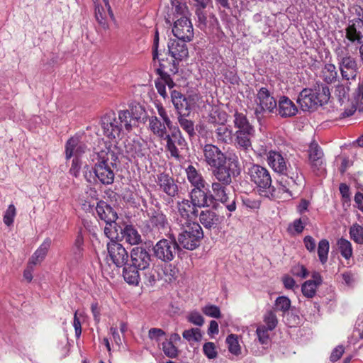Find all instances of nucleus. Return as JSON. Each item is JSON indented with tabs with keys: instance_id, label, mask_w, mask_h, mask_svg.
<instances>
[{
	"instance_id": "f257e3e1",
	"label": "nucleus",
	"mask_w": 363,
	"mask_h": 363,
	"mask_svg": "<svg viewBox=\"0 0 363 363\" xmlns=\"http://www.w3.org/2000/svg\"><path fill=\"white\" fill-rule=\"evenodd\" d=\"M267 160L269 166L277 173L284 175L287 179L282 178L279 181L281 189L292 196L290 189H295L303 183V177L301 169L296 160L288 163L281 152L270 150L267 155Z\"/></svg>"
},
{
	"instance_id": "f03ea898",
	"label": "nucleus",
	"mask_w": 363,
	"mask_h": 363,
	"mask_svg": "<svg viewBox=\"0 0 363 363\" xmlns=\"http://www.w3.org/2000/svg\"><path fill=\"white\" fill-rule=\"evenodd\" d=\"M94 164L93 172L99 181L105 185L111 184L114 181L113 168L116 167L117 154L110 146L104 145L99 150L91 155Z\"/></svg>"
},
{
	"instance_id": "7ed1b4c3",
	"label": "nucleus",
	"mask_w": 363,
	"mask_h": 363,
	"mask_svg": "<svg viewBox=\"0 0 363 363\" xmlns=\"http://www.w3.org/2000/svg\"><path fill=\"white\" fill-rule=\"evenodd\" d=\"M247 174L250 182L255 185L259 195L266 198L274 196L275 188L272 184V177L267 168L259 164H251L247 167Z\"/></svg>"
},
{
	"instance_id": "20e7f679",
	"label": "nucleus",
	"mask_w": 363,
	"mask_h": 363,
	"mask_svg": "<svg viewBox=\"0 0 363 363\" xmlns=\"http://www.w3.org/2000/svg\"><path fill=\"white\" fill-rule=\"evenodd\" d=\"M127 113L121 112L118 113L110 111L101 117V125L104 134L111 139L120 138L124 130L130 132L131 125L127 122Z\"/></svg>"
},
{
	"instance_id": "39448f33",
	"label": "nucleus",
	"mask_w": 363,
	"mask_h": 363,
	"mask_svg": "<svg viewBox=\"0 0 363 363\" xmlns=\"http://www.w3.org/2000/svg\"><path fill=\"white\" fill-rule=\"evenodd\" d=\"M330 95L328 86L321 84L314 89H303L298 95L297 103L303 111H313L319 106L327 103Z\"/></svg>"
},
{
	"instance_id": "423d86ee",
	"label": "nucleus",
	"mask_w": 363,
	"mask_h": 363,
	"mask_svg": "<svg viewBox=\"0 0 363 363\" xmlns=\"http://www.w3.org/2000/svg\"><path fill=\"white\" fill-rule=\"evenodd\" d=\"M177 227L180 233L176 239L180 249L194 250L200 245L203 231L199 223Z\"/></svg>"
},
{
	"instance_id": "0eeeda50",
	"label": "nucleus",
	"mask_w": 363,
	"mask_h": 363,
	"mask_svg": "<svg viewBox=\"0 0 363 363\" xmlns=\"http://www.w3.org/2000/svg\"><path fill=\"white\" fill-rule=\"evenodd\" d=\"M241 168L237 156L228 157V162L213 167L212 179L230 184L233 179L240 174Z\"/></svg>"
},
{
	"instance_id": "6e6552de",
	"label": "nucleus",
	"mask_w": 363,
	"mask_h": 363,
	"mask_svg": "<svg viewBox=\"0 0 363 363\" xmlns=\"http://www.w3.org/2000/svg\"><path fill=\"white\" fill-rule=\"evenodd\" d=\"M176 20L172 28L174 35L182 41H191L194 38V28L191 21L187 18V8L185 5L176 6Z\"/></svg>"
},
{
	"instance_id": "1a4fd4ad",
	"label": "nucleus",
	"mask_w": 363,
	"mask_h": 363,
	"mask_svg": "<svg viewBox=\"0 0 363 363\" xmlns=\"http://www.w3.org/2000/svg\"><path fill=\"white\" fill-rule=\"evenodd\" d=\"M154 256L164 262L174 259L176 254L180 250L174 234H170L168 238H162L153 246Z\"/></svg>"
},
{
	"instance_id": "9d476101",
	"label": "nucleus",
	"mask_w": 363,
	"mask_h": 363,
	"mask_svg": "<svg viewBox=\"0 0 363 363\" xmlns=\"http://www.w3.org/2000/svg\"><path fill=\"white\" fill-rule=\"evenodd\" d=\"M177 212L174 220L177 226L197 223L195 221L199 215L198 208L194 206L189 200L183 199L177 203Z\"/></svg>"
},
{
	"instance_id": "9b49d317",
	"label": "nucleus",
	"mask_w": 363,
	"mask_h": 363,
	"mask_svg": "<svg viewBox=\"0 0 363 363\" xmlns=\"http://www.w3.org/2000/svg\"><path fill=\"white\" fill-rule=\"evenodd\" d=\"M186 42V41H182L177 38V40L172 39L168 43V51L173 58L172 62L169 63V71L172 74H175L178 72L179 62L187 58L189 55L188 48L185 43Z\"/></svg>"
},
{
	"instance_id": "f8f14e48",
	"label": "nucleus",
	"mask_w": 363,
	"mask_h": 363,
	"mask_svg": "<svg viewBox=\"0 0 363 363\" xmlns=\"http://www.w3.org/2000/svg\"><path fill=\"white\" fill-rule=\"evenodd\" d=\"M255 103L257 106L255 108V114L257 118L262 117L265 111L273 113L277 109L276 100L265 87H262L258 91Z\"/></svg>"
},
{
	"instance_id": "ddd939ff",
	"label": "nucleus",
	"mask_w": 363,
	"mask_h": 363,
	"mask_svg": "<svg viewBox=\"0 0 363 363\" xmlns=\"http://www.w3.org/2000/svg\"><path fill=\"white\" fill-rule=\"evenodd\" d=\"M163 140L167 142L166 149L169 152L171 157L180 160V152L186 147L187 143L179 129L174 128L171 134H167Z\"/></svg>"
},
{
	"instance_id": "4468645a",
	"label": "nucleus",
	"mask_w": 363,
	"mask_h": 363,
	"mask_svg": "<svg viewBox=\"0 0 363 363\" xmlns=\"http://www.w3.org/2000/svg\"><path fill=\"white\" fill-rule=\"evenodd\" d=\"M308 161L311 169L317 175H322L325 172V160L322 148L315 142L311 143L308 150Z\"/></svg>"
},
{
	"instance_id": "2eb2a0df",
	"label": "nucleus",
	"mask_w": 363,
	"mask_h": 363,
	"mask_svg": "<svg viewBox=\"0 0 363 363\" xmlns=\"http://www.w3.org/2000/svg\"><path fill=\"white\" fill-rule=\"evenodd\" d=\"M204 161L211 168L228 162V157L216 145L206 144L203 147Z\"/></svg>"
},
{
	"instance_id": "dca6fc26",
	"label": "nucleus",
	"mask_w": 363,
	"mask_h": 363,
	"mask_svg": "<svg viewBox=\"0 0 363 363\" xmlns=\"http://www.w3.org/2000/svg\"><path fill=\"white\" fill-rule=\"evenodd\" d=\"M108 257L111 262L118 268L125 266L128 261V253L125 248L117 242L107 244Z\"/></svg>"
},
{
	"instance_id": "f3484780",
	"label": "nucleus",
	"mask_w": 363,
	"mask_h": 363,
	"mask_svg": "<svg viewBox=\"0 0 363 363\" xmlns=\"http://www.w3.org/2000/svg\"><path fill=\"white\" fill-rule=\"evenodd\" d=\"M171 100L179 115L189 116L194 104L190 97L187 98L180 91H171Z\"/></svg>"
},
{
	"instance_id": "a211bd4d",
	"label": "nucleus",
	"mask_w": 363,
	"mask_h": 363,
	"mask_svg": "<svg viewBox=\"0 0 363 363\" xmlns=\"http://www.w3.org/2000/svg\"><path fill=\"white\" fill-rule=\"evenodd\" d=\"M132 264L140 270L148 269L151 262V255L143 246L134 247L130 251Z\"/></svg>"
},
{
	"instance_id": "6ab92c4d",
	"label": "nucleus",
	"mask_w": 363,
	"mask_h": 363,
	"mask_svg": "<svg viewBox=\"0 0 363 363\" xmlns=\"http://www.w3.org/2000/svg\"><path fill=\"white\" fill-rule=\"evenodd\" d=\"M205 187H194L190 192V202L198 208L210 207L213 205V197L211 192H206Z\"/></svg>"
},
{
	"instance_id": "aec40b11",
	"label": "nucleus",
	"mask_w": 363,
	"mask_h": 363,
	"mask_svg": "<svg viewBox=\"0 0 363 363\" xmlns=\"http://www.w3.org/2000/svg\"><path fill=\"white\" fill-rule=\"evenodd\" d=\"M346 38L352 43H363V19L354 18L346 28Z\"/></svg>"
},
{
	"instance_id": "412c9836",
	"label": "nucleus",
	"mask_w": 363,
	"mask_h": 363,
	"mask_svg": "<svg viewBox=\"0 0 363 363\" xmlns=\"http://www.w3.org/2000/svg\"><path fill=\"white\" fill-rule=\"evenodd\" d=\"M86 150V145L81 141L79 137H72L65 144V157L67 160H69L72 157L79 158Z\"/></svg>"
},
{
	"instance_id": "4be33fe9",
	"label": "nucleus",
	"mask_w": 363,
	"mask_h": 363,
	"mask_svg": "<svg viewBox=\"0 0 363 363\" xmlns=\"http://www.w3.org/2000/svg\"><path fill=\"white\" fill-rule=\"evenodd\" d=\"M121 112H125L127 115V122L133 127L136 126L139 122L145 123L147 118L146 111L143 106L137 103H132L129 105V109L121 110Z\"/></svg>"
},
{
	"instance_id": "5701e85b",
	"label": "nucleus",
	"mask_w": 363,
	"mask_h": 363,
	"mask_svg": "<svg viewBox=\"0 0 363 363\" xmlns=\"http://www.w3.org/2000/svg\"><path fill=\"white\" fill-rule=\"evenodd\" d=\"M156 182L160 189L171 197H174L178 193V186L174 179L166 173L157 174Z\"/></svg>"
},
{
	"instance_id": "b1692460",
	"label": "nucleus",
	"mask_w": 363,
	"mask_h": 363,
	"mask_svg": "<svg viewBox=\"0 0 363 363\" xmlns=\"http://www.w3.org/2000/svg\"><path fill=\"white\" fill-rule=\"evenodd\" d=\"M341 75L346 80H355L359 73L357 60L352 56L338 63Z\"/></svg>"
},
{
	"instance_id": "393cba45",
	"label": "nucleus",
	"mask_w": 363,
	"mask_h": 363,
	"mask_svg": "<svg viewBox=\"0 0 363 363\" xmlns=\"http://www.w3.org/2000/svg\"><path fill=\"white\" fill-rule=\"evenodd\" d=\"M149 223L158 230H166L169 227V223L166 216L160 211L155 208H149L147 211Z\"/></svg>"
},
{
	"instance_id": "a878e982",
	"label": "nucleus",
	"mask_w": 363,
	"mask_h": 363,
	"mask_svg": "<svg viewBox=\"0 0 363 363\" xmlns=\"http://www.w3.org/2000/svg\"><path fill=\"white\" fill-rule=\"evenodd\" d=\"M198 216L200 223L208 230L218 228L220 223L219 215L209 209L201 211Z\"/></svg>"
},
{
	"instance_id": "bb28decb",
	"label": "nucleus",
	"mask_w": 363,
	"mask_h": 363,
	"mask_svg": "<svg viewBox=\"0 0 363 363\" xmlns=\"http://www.w3.org/2000/svg\"><path fill=\"white\" fill-rule=\"evenodd\" d=\"M276 110L283 118L292 117L298 112V108L294 103L285 96L280 97Z\"/></svg>"
},
{
	"instance_id": "cd10ccee",
	"label": "nucleus",
	"mask_w": 363,
	"mask_h": 363,
	"mask_svg": "<svg viewBox=\"0 0 363 363\" xmlns=\"http://www.w3.org/2000/svg\"><path fill=\"white\" fill-rule=\"evenodd\" d=\"M95 209L99 218L105 223L116 221L118 218L116 212L104 201H99Z\"/></svg>"
},
{
	"instance_id": "c85d7f7f",
	"label": "nucleus",
	"mask_w": 363,
	"mask_h": 363,
	"mask_svg": "<svg viewBox=\"0 0 363 363\" xmlns=\"http://www.w3.org/2000/svg\"><path fill=\"white\" fill-rule=\"evenodd\" d=\"M230 184L220 183V182H217L216 180L212 179L211 182V189L212 193L211 195L213 197V204L216 201H218L222 203H226L229 197L227 194L228 186Z\"/></svg>"
},
{
	"instance_id": "c756f323",
	"label": "nucleus",
	"mask_w": 363,
	"mask_h": 363,
	"mask_svg": "<svg viewBox=\"0 0 363 363\" xmlns=\"http://www.w3.org/2000/svg\"><path fill=\"white\" fill-rule=\"evenodd\" d=\"M234 126L235 133H255L254 127L249 123L246 116L242 113L235 112L234 114Z\"/></svg>"
},
{
	"instance_id": "7c9ffc66",
	"label": "nucleus",
	"mask_w": 363,
	"mask_h": 363,
	"mask_svg": "<svg viewBox=\"0 0 363 363\" xmlns=\"http://www.w3.org/2000/svg\"><path fill=\"white\" fill-rule=\"evenodd\" d=\"M148 128L154 135L161 139H164L167 134V125L162 122L157 116H152L148 119Z\"/></svg>"
},
{
	"instance_id": "2f4dec72",
	"label": "nucleus",
	"mask_w": 363,
	"mask_h": 363,
	"mask_svg": "<svg viewBox=\"0 0 363 363\" xmlns=\"http://www.w3.org/2000/svg\"><path fill=\"white\" fill-rule=\"evenodd\" d=\"M186 177L190 184L194 187H205L206 181L202 174L190 164L186 169Z\"/></svg>"
},
{
	"instance_id": "473e14b6",
	"label": "nucleus",
	"mask_w": 363,
	"mask_h": 363,
	"mask_svg": "<svg viewBox=\"0 0 363 363\" xmlns=\"http://www.w3.org/2000/svg\"><path fill=\"white\" fill-rule=\"evenodd\" d=\"M123 238L132 245H137L142 242V238L138 230L133 225H127L122 230Z\"/></svg>"
},
{
	"instance_id": "72a5a7b5",
	"label": "nucleus",
	"mask_w": 363,
	"mask_h": 363,
	"mask_svg": "<svg viewBox=\"0 0 363 363\" xmlns=\"http://www.w3.org/2000/svg\"><path fill=\"white\" fill-rule=\"evenodd\" d=\"M139 270L138 267H135L133 264L123 266V276L125 281L129 284L138 285L140 277Z\"/></svg>"
},
{
	"instance_id": "f704fd0d",
	"label": "nucleus",
	"mask_w": 363,
	"mask_h": 363,
	"mask_svg": "<svg viewBox=\"0 0 363 363\" xmlns=\"http://www.w3.org/2000/svg\"><path fill=\"white\" fill-rule=\"evenodd\" d=\"M51 242L52 241L50 238H45L40 247L33 253L29 262L35 265L40 263L45 259L51 245Z\"/></svg>"
},
{
	"instance_id": "c9c22d12",
	"label": "nucleus",
	"mask_w": 363,
	"mask_h": 363,
	"mask_svg": "<svg viewBox=\"0 0 363 363\" xmlns=\"http://www.w3.org/2000/svg\"><path fill=\"white\" fill-rule=\"evenodd\" d=\"M255 133H235V143L236 146L243 150H248L252 147V138Z\"/></svg>"
},
{
	"instance_id": "e433bc0d",
	"label": "nucleus",
	"mask_w": 363,
	"mask_h": 363,
	"mask_svg": "<svg viewBox=\"0 0 363 363\" xmlns=\"http://www.w3.org/2000/svg\"><path fill=\"white\" fill-rule=\"evenodd\" d=\"M320 77L327 84H332L337 80V72L333 64H325L322 68Z\"/></svg>"
},
{
	"instance_id": "4c0bfd02",
	"label": "nucleus",
	"mask_w": 363,
	"mask_h": 363,
	"mask_svg": "<svg viewBox=\"0 0 363 363\" xmlns=\"http://www.w3.org/2000/svg\"><path fill=\"white\" fill-rule=\"evenodd\" d=\"M216 137L218 141L230 143L233 139V130L230 126L225 124H220L215 130Z\"/></svg>"
},
{
	"instance_id": "58836bf2",
	"label": "nucleus",
	"mask_w": 363,
	"mask_h": 363,
	"mask_svg": "<svg viewBox=\"0 0 363 363\" xmlns=\"http://www.w3.org/2000/svg\"><path fill=\"white\" fill-rule=\"evenodd\" d=\"M84 237L82 232L79 231L75 238L72 252L74 259L77 261L80 260L83 257L84 254Z\"/></svg>"
},
{
	"instance_id": "ea45409f",
	"label": "nucleus",
	"mask_w": 363,
	"mask_h": 363,
	"mask_svg": "<svg viewBox=\"0 0 363 363\" xmlns=\"http://www.w3.org/2000/svg\"><path fill=\"white\" fill-rule=\"evenodd\" d=\"M169 65L167 66L164 63V60H160V68L157 69V73L161 77V79L164 81V83L168 86V87L172 89L175 84L172 79L170 77L169 74H171L169 71Z\"/></svg>"
},
{
	"instance_id": "a19ab883",
	"label": "nucleus",
	"mask_w": 363,
	"mask_h": 363,
	"mask_svg": "<svg viewBox=\"0 0 363 363\" xmlns=\"http://www.w3.org/2000/svg\"><path fill=\"white\" fill-rule=\"evenodd\" d=\"M195 2L196 15L197 16L199 23L206 25V13L204 9L207 7L208 4L211 1V0H193Z\"/></svg>"
},
{
	"instance_id": "79ce46f5",
	"label": "nucleus",
	"mask_w": 363,
	"mask_h": 363,
	"mask_svg": "<svg viewBox=\"0 0 363 363\" xmlns=\"http://www.w3.org/2000/svg\"><path fill=\"white\" fill-rule=\"evenodd\" d=\"M337 245L341 255L345 259H349L352 256V247L349 240L342 238L337 240Z\"/></svg>"
},
{
	"instance_id": "37998d69",
	"label": "nucleus",
	"mask_w": 363,
	"mask_h": 363,
	"mask_svg": "<svg viewBox=\"0 0 363 363\" xmlns=\"http://www.w3.org/2000/svg\"><path fill=\"white\" fill-rule=\"evenodd\" d=\"M95 17L99 26L104 30L109 28L108 23L107 21V15L106 12V7L97 5L95 7Z\"/></svg>"
},
{
	"instance_id": "c03bdc74",
	"label": "nucleus",
	"mask_w": 363,
	"mask_h": 363,
	"mask_svg": "<svg viewBox=\"0 0 363 363\" xmlns=\"http://www.w3.org/2000/svg\"><path fill=\"white\" fill-rule=\"evenodd\" d=\"M330 249V244L328 240L322 239L318 242V255L321 264H324L328 261V256Z\"/></svg>"
},
{
	"instance_id": "a18cd8bd",
	"label": "nucleus",
	"mask_w": 363,
	"mask_h": 363,
	"mask_svg": "<svg viewBox=\"0 0 363 363\" xmlns=\"http://www.w3.org/2000/svg\"><path fill=\"white\" fill-rule=\"evenodd\" d=\"M291 307V300L284 296H279L275 300L274 310L281 311L284 314L288 312Z\"/></svg>"
},
{
	"instance_id": "49530a36",
	"label": "nucleus",
	"mask_w": 363,
	"mask_h": 363,
	"mask_svg": "<svg viewBox=\"0 0 363 363\" xmlns=\"http://www.w3.org/2000/svg\"><path fill=\"white\" fill-rule=\"evenodd\" d=\"M228 350L235 355L240 354V346L238 340V336L234 334L229 335L226 338Z\"/></svg>"
},
{
	"instance_id": "de8ad7c7",
	"label": "nucleus",
	"mask_w": 363,
	"mask_h": 363,
	"mask_svg": "<svg viewBox=\"0 0 363 363\" xmlns=\"http://www.w3.org/2000/svg\"><path fill=\"white\" fill-rule=\"evenodd\" d=\"M263 321L268 330H274L278 324L277 317L272 310H268L263 316Z\"/></svg>"
},
{
	"instance_id": "09e8293b",
	"label": "nucleus",
	"mask_w": 363,
	"mask_h": 363,
	"mask_svg": "<svg viewBox=\"0 0 363 363\" xmlns=\"http://www.w3.org/2000/svg\"><path fill=\"white\" fill-rule=\"evenodd\" d=\"M351 239L358 244H363V227L357 223L353 224L350 228Z\"/></svg>"
},
{
	"instance_id": "8fccbe9b",
	"label": "nucleus",
	"mask_w": 363,
	"mask_h": 363,
	"mask_svg": "<svg viewBox=\"0 0 363 363\" xmlns=\"http://www.w3.org/2000/svg\"><path fill=\"white\" fill-rule=\"evenodd\" d=\"M273 330H268L264 325H259L257 326L256 330V334L258 338L259 343L262 345H268L269 342V331H272Z\"/></svg>"
},
{
	"instance_id": "3c124183",
	"label": "nucleus",
	"mask_w": 363,
	"mask_h": 363,
	"mask_svg": "<svg viewBox=\"0 0 363 363\" xmlns=\"http://www.w3.org/2000/svg\"><path fill=\"white\" fill-rule=\"evenodd\" d=\"M182 336L188 342H199L202 338L201 330L199 328L185 330Z\"/></svg>"
},
{
	"instance_id": "603ef678",
	"label": "nucleus",
	"mask_w": 363,
	"mask_h": 363,
	"mask_svg": "<svg viewBox=\"0 0 363 363\" xmlns=\"http://www.w3.org/2000/svg\"><path fill=\"white\" fill-rule=\"evenodd\" d=\"M184 115H179L178 121L182 128L185 130L189 136L195 135L194 123L184 118Z\"/></svg>"
},
{
	"instance_id": "864d4df0",
	"label": "nucleus",
	"mask_w": 363,
	"mask_h": 363,
	"mask_svg": "<svg viewBox=\"0 0 363 363\" xmlns=\"http://www.w3.org/2000/svg\"><path fill=\"white\" fill-rule=\"evenodd\" d=\"M104 235L111 240V242H115L114 239L118 238L117 224L116 221L106 223L104 230Z\"/></svg>"
},
{
	"instance_id": "5fc2aeb1",
	"label": "nucleus",
	"mask_w": 363,
	"mask_h": 363,
	"mask_svg": "<svg viewBox=\"0 0 363 363\" xmlns=\"http://www.w3.org/2000/svg\"><path fill=\"white\" fill-rule=\"evenodd\" d=\"M318 287L313 282L306 281L301 286V291L304 296L313 298L316 294Z\"/></svg>"
},
{
	"instance_id": "6e6d98bb",
	"label": "nucleus",
	"mask_w": 363,
	"mask_h": 363,
	"mask_svg": "<svg viewBox=\"0 0 363 363\" xmlns=\"http://www.w3.org/2000/svg\"><path fill=\"white\" fill-rule=\"evenodd\" d=\"M16 216V208L13 204H10L4 214L3 221L4 224L8 227L12 225Z\"/></svg>"
},
{
	"instance_id": "4d7b16f0",
	"label": "nucleus",
	"mask_w": 363,
	"mask_h": 363,
	"mask_svg": "<svg viewBox=\"0 0 363 363\" xmlns=\"http://www.w3.org/2000/svg\"><path fill=\"white\" fill-rule=\"evenodd\" d=\"M162 351L169 358H175L178 355L179 352L177 347L167 340L162 342Z\"/></svg>"
},
{
	"instance_id": "13d9d810",
	"label": "nucleus",
	"mask_w": 363,
	"mask_h": 363,
	"mask_svg": "<svg viewBox=\"0 0 363 363\" xmlns=\"http://www.w3.org/2000/svg\"><path fill=\"white\" fill-rule=\"evenodd\" d=\"M354 102L357 104V107L359 108V111H363V80L359 82L358 87L357 89L356 92L354 95Z\"/></svg>"
},
{
	"instance_id": "bf43d9fd",
	"label": "nucleus",
	"mask_w": 363,
	"mask_h": 363,
	"mask_svg": "<svg viewBox=\"0 0 363 363\" xmlns=\"http://www.w3.org/2000/svg\"><path fill=\"white\" fill-rule=\"evenodd\" d=\"M203 313L212 318H218L220 317V311L218 306L215 305H207L202 309Z\"/></svg>"
},
{
	"instance_id": "052dcab7",
	"label": "nucleus",
	"mask_w": 363,
	"mask_h": 363,
	"mask_svg": "<svg viewBox=\"0 0 363 363\" xmlns=\"http://www.w3.org/2000/svg\"><path fill=\"white\" fill-rule=\"evenodd\" d=\"M242 204L247 208L257 210L260 207V201L248 196L242 198Z\"/></svg>"
},
{
	"instance_id": "680f3d73",
	"label": "nucleus",
	"mask_w": 363,
	"mask_h": 363,
	"mask_svg": "<svg viewBox=\"0 0 363 363\" xmlns=\"http://www.w3.org/2000/svg\"><path fill=\"white\" fill-rule=\"evenodd\" d=\"M203 351L208 359H214L217 357L215 345L211 342H206L203 345Z\"/></svg>"
},
{
	"instance_id": "e2e57ef3",
	"label": "nucleus",
	"mask_w": 363,
	"mask_h": 363,
	"mask_svg": "<svg viewBox=\"0 0 363 363\" xmlns=\"http://www.w3.org/2000/svg\"><path fill=\"white\" fill-rule=\"evenodd\" d=\"M158 115L162 118L164 123L169 130L172 129V122L171 121L166 109L161 105L157 106Z\"/></svg>"
},
{
	"instance_id": "0e129e2a",
	"label": "nucleus",
	"mask_w": 363,
	"mask_h": 363,
	"mask_svg": "<svg viewBox=\"0 0 363 363\" xmlns=\"http://www.w3.org/2000/svg\"><path fill=\"white\" fill-rule=\"evenodd\" d=\"M187 319L190 323L197 326H202L204 323L203 316L198 312L191 313L188 315Z\"/></svg>"
},
{
	"instance_id": "69168bd1",
	"label": "nucleus",
	"mask_w": 363,
	"mask_h": 363,
	"mask_svg": "<svg viewBox=\"0 0 363 363\" xmlns=\"http://www.w3.org/2000/svg\"><path fill=\"white\" fill-rule=\"evenodd\" d=\"M82 162L79 158H74L69 169V173L74 177H78L80 173Z\"/></svg>"
},
{
	"instance_id": "338daca9",
	"label": "nucleus",
	"mask_w": 363,
	"mask_h": 363,
	"mask_svg": "<svg viewBox=\"0 0 363 363\" xmlns=\"http://www.w3.org/2000/svg\"><path fill=\"white\" fill-rule=\"evenodd\" d=\"M223 75H224L225 79L228 82H229L232 84H236L238 83L239 77H238L236 72L234 69L225 70Z\"/></svg>"
},
{
	"instance_id": "774afa93",
	"label": "nucleus",
	"mask_w": 363,
	"mask_h": 363,
	"mask_svg": "<svg viewBox=\"0 0 363 363\" xmlns=\"http://www.w3.org/2000/svg\"><path fill=\"white\" fill-rule=\"evenodd\" d=\"M146 271L144 272V277L145 281L150 285L152 286L155 284L157 278V271L154 269H145Z\"/></svg>"
}]
</instances>
